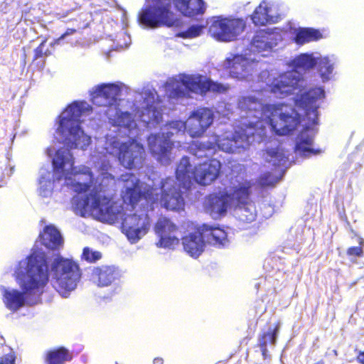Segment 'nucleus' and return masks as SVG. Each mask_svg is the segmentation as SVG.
Wrapping results in <instances>:
<instances>
[{
	"mask_svg": "<svg viewBox=\"0 0 364 364\" xmlns=\"http://www.w3.org/2000/svg\"><path fill=\"white\" fill-rule=\"evenodd\" d=\"M50 267L52 287L66 297L80 280L82 273L79 264L58 255L51 261Z\"/></svg>",
	"mask_w": 364,
	"mask_h": 364,
	"instance_id": "6",
	"label": "nucleus"
},
{
	"mask_svg": "<svg viewBox=\"0 0 364 364\" xmlns=\"http://www.w3.org/2000/svg\"><path fill=\"white\" fill-rule=\"evenodd\" d=\"M116 143L119 144L117 157L122 166L132 169L137 164L141 163L145 152L143 145L136 142L135 139Z\"/></svg>",
	"mask_w": 364,
	"mask_h": 364,
	"instance_id": "15",
	"label": "nucleus"
},
{
	"mask_svg": "<svg viewBox=\"0 0 364 364\" xmlns=\"http://www.w3.org/2000/svg\"><path fill=\"white\" fill-rule=\"evenodd\" d=\"M191 149L194 151V155L198 158L208 157L215 151L214 142H195L191 145Z\"/></svg>",
	"mask_w": 364,
	"mask_h": 364,
	"instance_id": "34",
	"label": "nucleus"
},
{
	"mask_svg": "<svg viewBox=\"0 0 364 364\" xmlns=\"http://www.w3.org/2000/svg\"><path fill=\"white\" fill-rule=\"evenodd\" d=\"M314 364H325V361L323 360H320L318 362L315 363Z\"/></svg>",
	"mask_w": 364,
	"mask_h": 364,
	"instance_id": "53",
	"label": "nucleus"
},
{
	"mask_svg": "<svg viewBox=\"0 0 364 364\" xmlns=\"http://www.w3.org/2000/svg\"><path fill=\"white\" fill-rule=\"evenodd\" d=\"M252 186L253 183L251 181L245 180L233 188L232 196L237 205H248L252 202L250 198Z\"/></svg>",
	"mask_w": 364,
	"mask_h": 364,
	"instance_id": "29",
	"label": "nucleus"
},
{
	"mask_svg": "<svg viewBox=\"0 0 364 364\" xmlns=\"http://www.w3.org/2000/svg\"><path fill=\"white\" fill-rule=\"evenodd\" d=\"M47 39L45 38L40 44L39 46L33 50L34 55L33 58V61H35L39 58H42L44 56H47L50 54L49 50H44L43 48L46 43Z\"/></svg>",
	"mask_w": 364,
	"mask_h": 364,
	"instance_id": "42",
	"label": "nucleus"
},
{
	"mask_svg": "<svg viewBox=\"0 0 364 364\" xmlns=\"http://www.w3.org/2000/svg\"><path fill=\"white\" fill-rule=\"evenodd\" d=\"M205 26L203 25H192L186 31L178 33V36L183 38H193L201 35Z\"/></svg>",
	"mask_w": 364,
	"mask_h": 364,
	"instance_id": "38",
	"label": "nucleus"
},
{
	"mask_svg": "<svg viewBox=\"0 0 364 364\" xmlns=\"http://www.w3.org/2000/svg\"><path fill=\"white\" fill-rule=\"evenodd\" d=\"M102 258V254L99 251H93L88 247H85L82 250L81 259L90 263H94Z\"/></svg>",
	"mask_w": 364,
	"mask_h": 364,
	"instance_id": "39",
	"label": "nucleus"
},
{
	"mask_svg": "<svg viewBox=\"0 0 364 364\" xmlns=\"http://www.w3.org/2000/svg\"><path fill=\"white\" fill-rule=\"evenodd\" d=\"M250 63L247 59L240 55H235L228 61L227 67L230 69V73L235 77H244L248 73Z\"/></svg>",
	"mask_w": 364,
	"mask_h": 364,
	"instance_id": "30",
	"label": "nucleus"
},
{
	"mask_svg": "<svg viewBox=\"0 0 364 364\" xmlns=\"http://www.w3.org/2000/svg\"><path fill=\"white\" fill-rule=\"evenodd\" d=\"M313 144V137L306 136H301L296 144V150L304 156H309L311 154H318L321 153L320 149H314L311 148Z\"/></svg>",
	"mask_w": 364,
	"mask_h": 364,
	"instance_id": "33",
	"label": "nucleus"
},
{
	"mask_svg": "<svg viewBox=\"0 0 364 364\" xmlns=\"http://www.w3.org/2000/svg\"><path fill=\"white\" fill-rule=\"evenodd\" d=\"M255 127L253 124L245 125V127H240L235 132V137L241 139L242 141L248 142L250 137L255 135Z\"/></svg>",
	"mask_w": 364,
	"mask_h": 364,
	"instance_id": "37",
	"label": "nucleus"
},
{
	"mask_svg": "<svg viewBox=\"0 0 364 364\" xmlns=\"http://www.w3.org/2000/svg\"><path fill=\"white\" fill-rule=\"evenodd\" d=\"M272 8L273 4L267 0L262 1L251 15L252 23L257 26L277 23L280 16L272 14Z\"/></svg>",
	"mask_w": 364,
	"mask_h": 364,
	"instance_id": "22",
	"label": "nucleus"
},
{
	"mask_svg": "<svg viewBox=\"0 0 364 364\" xmlns=\"http://www.w3.org/2000/svg\"><path fill=\"white\" fill-rule=\"evenodd\" d=\"M39 239L43 245L50 250H57L63 243V237L53 225H46L39 235Z\"/></svg>",
	"mask_w": 364,
	"mask_h": 364,
	"instance_id": "27",
	"label": "nucleus"
},
{
	"mask_svg": "<svg viewBox=\"0 0 364 364\" xmlns=\"http://www.w3.org/2000/svg\"><path fill=\"white\" fill-rule=\"evenodd\" d=\"M175 9L187 17H195L205 13V5L203 0H172Z\"/></svg>",
	"mask_w": 364,
	"mask_h": 364,
	"instance_id": "26",
	"label": "nucleus"
},
{
	"mask_svg": "<svg viewBox=\"0 0 364 364\" xmlns=\"http://www.w3.org/2000/svg\"><path fill=\"white\" fill-rule=\"evenodd\" d=\"M267 152L269 156H271L272 158H275L278 161L277 163L274 161V164H279V163H281L282 161L284 159V158H286L284 153L282 151H280L279 149H269L267 150Z\"/></svg>",
	"mask_w": 364,
	"mask_h": 364,
	"instance_id": "46",
	"label": "nucleus"
},
{
	"mask_svg": "<svg viewBox=\"0 0 364 364\" xmlns=\"http://www.w3.org/2000/svg\"><path fill=\"white\" fill-rule=\"evenodd\" d=\"M333 353H335V354L336 355V354H337V351L335 350L333 351Z\"/></svg>",
	"mask_w": 364,
	"mask_h": 364,
	"instance_id": "54",
	"label": "nucleus"
},
{
	"mask_svg": "<svg viewBox=\"0 0 364 364\" xmlns=\"http://www.w3.org/2000/svg\"><path fill=\"white\" fill-rule=\"evenodd\" d=\"M275 31L276 28L257 30L251 41L252 50L256 52L271 50L277 44Z\"/></svg>",
	"mask_w": 364,
	"mask_h": 364,
	"instance_id": "23",
	"label": "nucleus"
},
{
	"mask_svg": "<svg viewBox=\"0 0 364 364\" xmlns=\"http://www.w3.org/2000/svg\"><path fill=\"white\" fill-rule=\"evenodd\" d=\"M237 107L249 117H266L272 129L279 136L291 134L301 122L297 111L284 103L264 105L254 96H242L238 100Z\"/></svg>",
	"mask_w": 364,
	"mask_h": 364,
	"instance_id": "2",
	"label": "nucleus"
},
{
	"mask_svg": "<svg viewBox=\"0 0 364 364\" xmlns=\"http://www.w3.org/2000/svg\"><path fill=\"white\" fill-rule=\"evenodd\" d=\"M318 72L323 81L329 79V75L333 71V65L326 57L317 58L316 65Z\"/></svg>",
	"mask_w": 364,
	"mask_h": 364,
	"instance_id": "36",
	"label": "nucleus"
},
{
	"mask_svg": "<svg viewBox=\"0 0 364 364\" xmlns=\"http://www.w3.org/2000/svg\"><path fill=\"white\" fill-rule=\"evenodd\" d=\"M317 58L313 54L302 53L292 61L293 70L284 72L274 77L267 85L268 90L276 97L284 98L294 93L299 88L302 77L297 75L300 71H308L316 65Z\"/></svg>",
	"mask_w": 364,
	"mask_h": 364,
	"instance_id": "4",
	"label": "nucleus"
},
{
	"mask_svg": "<svg viewBox=\"0 0 364 364\" xmlns=\"http://www.w3.org/2000/svg\"><path fill=\"white\" fill-rule=\"evenodd\" d=\"M65 116L59 117V126L58 129L63 134L67 131L69 132L70 138H66L65 144L70 149H76L87 136L80 127L82 121L80 117L83 112V109L77 102H74L69 105L65 110Z\"/></svg>",
	"mask_w": 364,
	"mask_h": 364,
	"instance_id": "9",
	"label": "nucleus"
},
{
	"mask_svg": "<svg viewBox=\"0 0 364 364\" xmlns=\"http://www.w3.org/2000/svg\"><path fill=\"white\" fill-rule=\"evenodd\" d=\"M25 278L21 280V291L16 289H1L2 300L5 306L15 312L26 304L33 305L31 296L38 299L49 282V264L45 252L35 250L26 257Z\"/></svg>",
	"mask_w": 364,
	"mask_h": 364,
	"instance_id": "1",
	"label": "nucleus"
},
{
	"mask_svg": "<svg viewBox=\"0 0 364 364\" xmlns=\"http://www.w3.org/2000/svg\"><path fill=\"white\" fill-rule=\"evenodd\" d=\"M257 345L261 350L263 359L264 360L269 359L270 358V355L268 353L267 345L263 342H261V343H258Z\"/></svg>",
	"mask_w": 364,
	"mask_h": 364,
	"instance_id": "49",
	"label": "nucleus"
},
{
	"mask_svg": "<svg viewBox=\"0 0 364 364\" xmlns=\"http://www.w3.org/2000/svg\"><path fill=\"white\" fill-rule=\"evenodd\" d=\"M191 166L188 157H183L177 166L176 178L183 188L189 187L191 178L201 186L210 185L219 177L221 171V163L215 159L198 164L193 169Z\"/></svg>",
	"mask_w": 364,
	"mask_h": 364,
	"instance_id": "5",
	"label": "nucleus"
},
{
	"mask_svg": "<svg viewBox=\"0 0 364 364\" xmlns=\"http://www.w3.org/2000/svg\"><path fill=\"white\" fill-rule=\"evenodd\" d=\"M311 41H315L322 38L321 33L318 29L311 28H305Z\"/></svg>",
	"mask_w": 364,
	"mask_h": 364,
	"instance_id": "47",
	"label": "nucleus"
},
{
	"mask_svg": "<svg viewBox=\"0 0 364 364\" xmlns=\"http://www.w3.org/2000/svg\"><path fill=\"white\" fill-rule=\"evenodd\" d=\"M178 227L168 218L162 217L158 219L154 225V231L159 237L158 247L173 249L178 245L179 239L175 235Z\"/></svg>",
	"mask_w": 364,
	"mask_h": 364,
	"instance_id": "18",
	"label": "nucleus"
},
{
	"mask_svg": "<svg viewBox=\"0 0 364 364\" xmlns=\"http://www.w3.org/2000/svg\"><path fill=\"white\" fill-rule=\"evenodd\" d=\"M294 41L296 43L300 45L311 42L305 28L300 29L296 32Z\"/></svg>",
	"mask_w": 364,
	"mask_h": 364,
	"instance_id": "43",
	"label": "nucleus"
},
{
	"mask_svg": "<svg viewBox=\"0 0 364 364\" xmlns=\"http://www.w3.org/2000/svg\"><path fill=\"white\" fill-rule=\"evenodd\" d=\"M119 180L124 183H130L131 186L127 187L122 193L124 203L135 207L141 200H144L146 205L152 208L158 201V189L147 186L141 189L140 181L132 173L122 174Z\"/></svg>",
	"mask_w": 364,
	"mask_h": 364,
	"instance_id": "10",
	"label": "nucleus"
},
{
	"mask_svg": "<svg viewBox=\"0 0 364 364\" xmlns=\"http://www.w3.org/2000/svg\"><path fill=\"white\" fill-rule=\"evenodd\" d=\"M121 93V88L112 83L102 84L95 91V97H101L106 100V106L117 105Z\"/></svg>",
	"mask_w": 364,
	"mask_h": 364,
	"instance_id": "28",
	"label": "nucleus"
},
{
	"mask_svg": "<svg viewBox=\"0 0 364 364\" xmlns=\"http://www.w3.org/2000/svg\"><path fill=\"white\" fill-rule=\"evenodd\" d=\"M111 168V165L109 161H103L100 165V170L103 172L102 174V179H107V180H112L114 181V177L111 174L107 173V171L109 170Z\"/></svg>",
	"mask_w": 364,
	"mask_h": 364,
	"instance_id": "45",
	"label": "nucleus"
},
{
	"mask_svg": "<svg viewBox=\"0 0 364 364\" xmlns=\"http://www.w3.org/2000/svg\"><path fill=\"white\" fill-rule=\"evenodd\" d=\"M213 119L214 114L210 109L198 107L191 113L183 125L191 137H200L213 124Z\"/></svg>",
	"mask_w": 364,
	"mask_h": 364,
	"instance_id": "14",
	"label": "nucleus"
},
{
	"mask_svg": "<svg viewBox=\"0 0 364 364\" xmlns=\"http://www.w3.org/2000/svg\"><path fill=\"white\" fill-rule=\"evenodd\" d=\"M259 183L262 186H274V181L272 179L271 173H264L261 175L259 178Z\"/></svg>",
	"mask_w": 364,
	"mask_h": 364,
	"instance_id": "44",
	"label": "nucleus"
},
{
	"mask_svg": "<svg viewBox=\"0 0 364 364\" xmlns=\"http://www.w3.org/2000/svg\"><path fill=\"white\" fill-rule=\"evenodd\" d=\"M80 29V28L66 29V31L59 38L55 40L54 43H58L61 40H63L66 36L76 33L77 31Z\"/></svg>",
	"mask_w": 364,
	"mask_h": 364,
	"instance_id": "48",
	"label": "nucleus"
},
{
	"mask_svg": "<svg viewBox=\"0 0 364 364\" xmlns=\"http://www.w3.org/2000/svg\"><path fill=\"white\" fill-rule=\"evenodd\" d=\"M180 81L186 90L196 93H205L210 90L220 92L223 90L221 85L205 79L201 75H183Z\"/></svg>",
	"mask_w": 364,
	"mask_h": 364,
	"instance_id": "20",
	"label": "nucleus"
},
{
	"mask_svg": "<svg viewBox=\"0 0 364 364\" xmlns=\"http://www.w3.org/2000/svg\"><path fill=\"white\" fill-rule=\"evenodd\" d=\"M75 208L82 215L90 212L98 220L114 223L120 210L113 198L106 193L102 183L94 186L82 200H77Z\"/></svg>",
	"mask_w": 364,
	"mask_h": 364,
	"instance_id": "3",
	"label": "nucleus"
},
{
	"mask_svg": "<svg viewBox=\"0 0 364 364\" xmlns=\"http://www.w3.org/2000/svg\"><path fill=\"white\" fill-rule=\"evenodd\" d=\"M173 134H151L147 138L150 154L161 164L168 165L171 162V154L174 142L171 139Z\"/></svg>",
	"mask_w": 364,
	"mask_h": 364,
	"instance_id": "13",
	"label": "nucleus"
},
{
	"mask_svg": "<svg viewBox=\"0 0 364 364\" xmlns=\"http://www.w3.org/2000/svg\"><path fill=\"white\" fill-rule=\"evenodd\" d=\"M181 241L184 251L193 258H198L204 252L205 240L198 232V226L194 228L193 232L184 235Z\"/></svg>",
	"mask_w": 364,
	"mask_h": 364,
	"instance_id": "21",
	"label": "nucleus"
},
{
	"mask_svg": "<svg viewBox=\"0 0 364 364\" xmlns=\"http://www.w3.org/2000/svg\"><path fill=\"white\" fill-rule=\"evenodd\" d=\"M171 96L173 97H182L186 95V92L181 90L178 86L171 92Z\"/></svg>",
	"mask_w": 364,
	"mask_h": 364,
	"instance_id": "50",
	"label": "nucleus"
},
{
	"mask_svg": "<svg viewBox=\"0 0 364 364\" xmlns=\"http://www.w3.org/2000/svg\"><path fill=\"white\" fill-rule=\"evenodd\" d=\"M280 328V323L277 321L274 323L273 328H269L267 331L262 333L258 337V343L261 342L265 343L267 345L269 343L271 345H276L277 335Z\"/></svg>",
	"mask_w": 364,
	"mask_h": 364,
	"instance_id": "35",
	"label": "nucleus"
},
{
	"mask_svg": "<svg viewBox=\"0 0 364 364\" xmlns=\"http://www.w3.org/2000/svg\"><path fill=\"white\" fill-rule=\"evenodd\" d=\"M53 171L56 175V179L60 181L66 179L68 174L74 176L82 174L87 176L88 182H75L72 184L73 190L78 193H85L90 190L91 184L94 181V175L90 168L82 166L76 170L74 167V159L69 151L58 149L55 153L52 160Z\"/></svg>",
	"mask_w": 364,
	"mask_h": 364,
	"instance_id": "8",
	"label": "nucleus"
},
{
	"mask_svg": "<svg viewBox=\"0 0 364 364\" xmlns=\"http://www.w3.org/2000/svg\"><path fill=\"white\" fill-rule=\"evenodd\" d=\"M72 359V355L69 350L64 347H59L56 349L49 350L46 355V364H63Z\"/></svg>",
	"mask_w": 364,
	"mask_h": 364,
	"instance_id": "31",
	"label": "nucleus"
},
{
	"mask_svg": "<svg viewBox=\"0 0 364 364\" xmlns=\"http://www.w3.org/2000/svg\"><path fill=\"white\" fill-rule=\"evenodd\" d=\"M231 194L225 191L213 193L205 197L204 209L213 218L224 216L230 205Z\"/></svg>",
	"mask_w": 364,
	"mask_h": 364,
	"instance_id": "19",
	"label": "nucleus"
},
{
	"mask_svg": "<svg viewBox=\"0 0 364 364\" xmlns=\"http://www.w3.org/2000/svg\"><path fill=\"white\" fill-rule=\"evenodd\" d=\"M92 278L98 287H103L111 285L120 278V272L117 267L112 265L96 267L92 272Z\"/></svg>",
	"mask_w": 364,
	"mask_h": 364,
	"instance_id": "25",
	"label": "nucleus"
},
{
	"mask_svg": "<svg viewBox=\"0 0 364 364\" xmlns=\"http://www.w3.org/2000/svg\"><path fill=\"white\" fill-rule=\"evenodd\" d=\"M151 225V220L147 213H136L127 215L122 223V228L129 240L136 242L145 235Z\"/></svg>",
	"mask_w": 364,
	"mask_h": 364,
	"instance_id": "16",
	"label": "nucleus"
},
{
	"mask_svg": "<svg viewBox=\"0 0 364 364\" xmlns=\"http://www.w3.org/2000/svg\"><path fill=\"white\" fill-rule=\"evenodd\" d=\"M137 20L149 28H171L178 24V19L171 11V0H146L138 13Z\"/></svg>",
	"mask_w": 364,
	"mask_h": 364,
	"instance_id": "7",
	"label": "nucleus"
},
{
	"mask_svg": "<svg viewBox=\"0 0 364 364\" xmlns=\"http://www.w3.org/2000/svg\"><path fill=\"white\" fill-rule=\"evenodd\" d=\"M178 185L171 178L161 181V194L158 193V201L155 205L160 204L161 207L171 210H181L184 208L183 192Z\"/></svg>",
	"mask_w": 364,
	"mask_h": 364,
	"instance_id": "12",
	"label": "nucleus"
},
{
	"mask_svg": "<svg viewBox=\"0 0 364 364\" xmlns=\"http://www.w3.org/2000/svg\"><path fill=\"white\" fill-rule=\"evenodd\" d=\"M154 364H163L164 360L161 358H155L153 360Z\"/></svg>",
	"mask_w": 364,
	"mask_h": 364,
	"instance_id": "52",
	"label": "nucleus"
},
{
	"mask_svg": "<svg viewBox=\"0 0 364 364\" xmlns=\"http://www.w3.org/2000/svg\"><path fill=\"white\" fill-rule=\"evenodd\" d=\"M237 217L242 223H250L255 221L257 214L254 203L250 202L248 205H237Z\"/></svg>",
	"mask_w": 364,
	"mask_h": 364,
	"instance_id": "32",
	"label": "nucleus"
},
{
	"mask_svg": "<svg viewBox=\"0 0 364 364\" xmlns=\"http://www.w3.org/2000/svg\"><path fill=\"white\" fill-rule=\"evenodd\" d=\"M246 27L241 18L215 16L210 18L208 32L217 41L230 42L235 41Z\"/></svg>",
	"mask_w": 364,
	"mask_h": 364,
	"instance_id": "11",
	"label": "nucleus"
},
{
	"mask_svg": "<svg viewBox=\"0 0 364 364\" xmlns=\"http://www.w3.org/2000/svg\"><path fill=\"white\" fill-rule=\"evenodd\" d=\"M325 97V92L322 87H313L301 94L296 100V105L304 109L305 116L311 125L318 124V106L316 102Z\"/></svg>",
	"mask_w": 364,
	"mask_h": 364,
	"instance_id": "17",
	"label": "nucleus"
},
{
	"mask_svg": "<svg viewBox=\"0 0 364 364\" xmlns=\"http://www.w3.org/2000/svg\"><path fill=\"white\" fill-rule=\"evenodd\" d=\"M16 353L12 349L0 355V364H16Z\"/></svg>",
	"mask_w": 364,
	"mask_h": 364,
	"instance_id": "41",
	"label": "nucleus"
},
{
	"mask_svg": "<svg viewBox=\"0 0 364 364\" xmlns=\"http://www.w3.org/2000/svg\"><path fill=\"white\" fill-rule=\"evenodd\" d=\"M198 232L202 234L207 242L214 246L223 247L228 242L227 232L219 226L203 224L198 226Z\"/></svg>",
	"mask_w": 364,
	"mask_h": 364,
	"instance_id": "24",
	"label": "nucleus"
},
{
	"mask_svg": "<svg viewBox=\"0 0 364 364\" xmlns=\"http://www.w3.org/2000/svg\"><path fill=\"white\" fill-rule=\"evenodd\" d=\"M358 363L364 364V350H360L355 358Z\"/></svg>",
	"mask_w": 364,
	"mask_h": 364,
	"instance_id": "51",
	"label": "nucleus"
},
{
	"mask_svg": "<svg viewBox=\"0 0 364 364\" xmlns=\"http://www.w3.org/2000/svg\"><path fill=\"white\" fill-rule=\"evenodd\" d=\"M363 242V239L360 238L359 246L350 247L346 250V254L350 257H363L364 255V251L361 246Z\"/></svg>",
	"mask_w": 364,
	"mask_h": 364,
	"instance_id": "40",
	"label": "nucleus"
}]
</instances>
